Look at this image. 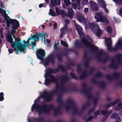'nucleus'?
I'll return each instance as SVG.
<instances>
[{
	"mask_svg": "<svg viewBox=\"0 0 122 122\" xmlns=\"http://www.w3.org/2000/svg\"><path fill=\"white\" fill-rule=\"evenodd\" d=\"M41 97H45L47 101H49L51 100V97L48 96L47 93L46 92H44L43 93V96L39 97L38 99L35 100L34 103L31 108V110L32 111H33V110H35L36 111L39 113H41L43 112H46L48 109V107L45 105V107H41L38 104L39 99Z\"/></svg>",
	"mask_w": 122,
	"mask_h": 122,
	"instance_id": "f03ea898",
	"label": "nucleus"
},
{
	"mask_svg": "<svg viewBox=\"0 0 122 122\" xmlns=\"http://www.w3.org/2000/svg\"><path fill=\"white\" fill-rule=\"evenodd\" d=\"M1 13L4 17L6 20L7 25L8 29L10 25L12 24L13 25V30H11L10 31L11 34L12 35V36L13 38H14L15 39V41L13 42V39L11 37L10 35L8 36L6 39L7 41L10 43H12L11 45L12 47H13L16 51L17 52L16 54H18L19 52L18 51L20 52H23L24 51V49H26V48L28 47L29 44V42L30 40H33L34 42H32L31 44L33 45V47H35L36 45V43L35 42L39 38L41 37L42 38L43 41H44V43L45 44L46 42L45 39V35L46 34V33H44L42 34L39 33L36 35H34L31 37H30L28 39V40L25 41H24V43L22 44L20 42L19 39H16L14 38V34L16 32V28H18L19 26V24L18 21L15 20H13L10 19L6 14L5 11L3 9H1Z\"/></svg>",
	"mask_w": 122,
	"mask_h": 122,
	"instance_id": "f257e3e1",
	"label": "nucleus"
},
{
	"mask_svg": "<svg viewBox=\"0 0 122 122\" xmlns=\"http://www.w3.org/2000/svg\"><path fill=\"white\" fill-rule=\"evenodd\" d=\"M57 44H55V45H54V46H55H55H56V45H57Z\"/></svg>",
	"mask_w": 122,
	"mask_h": 122,
	"instance_id": "c03bdc74",
	"label": "nucleus"
},
{
	"mask_svg": "<svg viewBox=\"0 0 122 122\" xmlns=\"http://www.w3.org/2000/svg\"><path fill=\"white\" fill-rule=\"evenodd\" d=\"M107 30L109 33H110L112 31L111 28L109 26H107Z\"/></svg>",
	"mask_w": 122,
	"mask_h": 122,
	"instance_id": "393cba45",
	"label": "nucleus"
},
{
	"mask_svg": "<svg viewBox=\"0 0 122 122\" xmlns=\"http://www.w3.org/2000/svg\"><path fill=\"white\" fill-rule=\"evenodd\" d=\"M111 113V112H110V114Z\"/></svg>",
	"mask_w": 122,
	"mask_h": 122,
	"instance_id": "4d7b16f0",
	"label": "nucleus"
},
{
	"mask_svg": "<svg viewBox=\"0 0 122 122\" xmlns=\"http://www.w3.org/2000/svg\"><path fill=\"white\" fill-rule=\"evenodd\" d=\"M122 103H121L118 104V106L117 107L115 108V109L116 110H118L120 109L121 108Z\"/></svg>",
	"mask_w": 122,
	"mask_h": 122,
	"instance_id": "412c9836",
	"label": "nucleus"
},
{
	"mask_svg": "<svg viewBox=\"0 0 122 122\" xmlns=\"http://www.w3.org/2000/svg\"><path fill=\"white\" fill-rule=\"evenodd\" d=\"M64 1L65 4H63V6L64 8H66L68 6L71 4V3L69 0H64Z\"/></svg>",
	"mask_w": 122,
	"mask_h": 122,
	"instance_id": "4468645a",
	"label": "nucleus"
},
{
	"mask_svg": "<svg viewBox=\"0 0 122 122\" xmlns=\"http://www.w3.org/2000/svg\"><path fill=\"white\" fill-rule=\"evenodd\" d=\"M50 73H51L52 72V71H50Z\"/></svg>",
	"mask_w": 122,
	"mask_h": 122,
	"instance_id": "3c124183",
	"label": "nucleus"
},
{
	"mask_svg": "<svg viewBox=\"0 0 122 122\" xmlns=\"http://www.w3.org/2000/svg\"><path fill=\"white\" fill-rule=\"evenodd\" d=\"M49 61H46L44 63V65L45 66L48 65L49 64Z\"/></svg>",
	"mask_w": 122,
	"mask_h": 122,
	"instance_id": "c85d7f7f",
	"label": "nucleus"
},
{
	"mask_svg": "<svg viewBox=\"0 0 122 122\" xmlns=\"http://www.w3.org/2000/svg\"><path fill=\"white\" fill-rule=\"evenodd\" d=\"M101 112L102 114H106L107 115V114L109 115V114L107 112V110L104 111L103 110Z\"/></svg>",
	"mask_w": 122,
	"mask_h": 122,
	"instance_id": "a878e982",
	"label": "nucleus"
},
{
	"mask_svg": "<svg viewBox=\"0 0 122 122\" xmlns=\"http://www.w3.org/2000/svg\"><path fill=\"white\" fill-rule=\"evenodd\" d=\"M1 9H0V13H1Z\"/></svg>",
	"mask_w": 122,
	"mask_h": 122,
	"instance_id": "8fccbe9b",
	"label": "nucleus"
},
{
	"mask_svg": "<svg viewBox=\"0 0 122 122\" xmlns=\"http://www.w3.org/2000/svg\"><path fill=\"white\" fill-rule=\"evenodd\" d=\"M1 6H3L2 5H1Z\"/></svg>",
	"mask_w": 122,
	"mask_h": 122,
	"instance_id": "680f3d73",
	"label": "nucleus"
},
{
	"mask_svg": "<svg viewBox=\"0 0 122 122\" xmlns=\"http://www.w3.org/2000/svg\"><path fill=\"white\" fill-rule=\"evenodd\" d=\"M76 30L78 33L80 35L82 34V29L81 27L79 25H77L76 26Z\"/></svg>",
	"mask_w": 122,
	"mask_h": 122,
	"instance_id": "ddd939ff",
	"label": "nucleus"
},
{
	"mask_svg": "<svg viewBox=\"0 0 122 122\" xmlns=\"http://www.w3.org/2000/svg\"><path fill=\"white\" fill-rule=\"evenodd\" d=\"M105 43L108 49L110 50L111 47V41L110 38H109L106 39L105 40Z\"/></svg>",
	"mask_w": 122,
	"mask_h": 122,
	"instance_id": "1a4fd4ad",
	"label": "nucleus"
},
{
	"mask_svg": "<svg viewBox=\"0 0 122 122\" xmlns=\"http://www.w3.org/2000/svg\"><path fill=\"white\" fill-rule=\"evenodd\" d=\"M90 28H91L92 30L94 29L96 30L97 31L96 35L98 37L102 33V31L99 28L98 26L94 25L93 23H89L88 25L86 24V29H87Z\"/></svg>",
	"mask_w": 122,
	"mask_h": 122,
	"instance_id": "20e7f679",
	"label": "nucleus"
},
{
	"mask_svg": "<svg viewBox=\"0 0 122 122\" xmlns=\"http://www.w3.org/2000/svg\"><path fill=\"white\" fill-rule=\"evenodd\" d=\"M45 77L46 78L45 84L47 85L50 83L51 81H53L55 79V78L49 74V71L48 70L46 73L45 75Z\"/></svg>",
	"mask_w": 122,
	"mask_h": 122,
	"instance_id": "39448f33",
	"label": "nucleus"
},
{
	"mask_svg": "<svg viewBox=\"0 0 122 122\" xmlns=\"http://www.w3.org/2000/svg\"><path fill=\"white\" fill-rule=\"evenodd\" d=\"M61 45L65 46L67 47L68 46V45L65 42L63 41H61Z\"/></svg>",
	"mask_w": 122,
	"mask_h": 122,
	"instance_id": "b1692460",
	"label": "nucleus"
},
{
	"mask_svg": "<svg viewBox=\"0 0 122 122\" xmlns=\"http://www.w3.org/2000/svg\"><path fill=\"white\" fill-rule=\"evenodd\" d=\"M56 11L58 15H63L64 14V11L62 10H60L59 8H56Z\"/></svg>",
	"mask_w": 122,
	"mask_h": 122,
	"instance_id": "f3484780",
	"label": "nucleus"
},
{
	"mask_svg": "<svg viewBox=\"0 0 122 122\" xmlns=\"http://www.w3.org/2000/svg\"><path fill=\"white\" fill-rule=\"evenodd\" d=\"M51 61L52 62H53V61Z\"/></svg>",
	"mask_w": 122,
	"mask_h": 122,
	"instance_id": "6e6d98bb",
	"label": "nucleus"
},
{
	"mask_svg": "<svg viewBox=\"0 0 122 122\" xmlns=\"http://www.w3.org/2000/svg\"><path fill=\"white\" fill-rule=\"evenodd\" d=\"M120 15L122 16V8L119 11Z\"/></svg>",
	"mask_w": 122,
	"mask_h": 122,
	"instance_id": "2f4dec72",
	"label": "nucleus"
},
{
	"mask_svg": "<svg viewBox=\"0 0 122 122\" xmlns=\"http://www.w3.org/2000/svg\"><path fill=\"white\" fill-rule=\"evenodd\" d=\"M95 18L97 19L96 21L99 22L101 21L104 22L106 24H108L109 23V21L107 19L105 16H104L100 13H97L95 15Z\"/></svg>",
	"mask_w": 122,
	"mask_h": 122,
	"instance_id": "7ed1b4c3",
	"label": "nucleus"
},
{
	"mask_svg": "<svg viewBox=\"0 0 122 122\" xmlns=\"http://www.w3.org/2000/svg\"><path fill=\"white\" fill-rule=\"evenodd\" d=\"M122 56L121 55V54H119V56H118V57L119 58H121V57H122Z\"/></svg>",
	"mask_w": 122,
	"mask_h": 122,
	"instance_id": "37998d69",
	"label": "nucleus"
},
{
	"mask_svg": "<svg viewBox=\"0 0 122 122\" xmlns=\"http://www.w3.org/2000/svg\"><path fill=\"white\" fill-rule=\"evenodd\" d=\"M56 27H57V25L56 23H55L54 24V29H55Z\"/></svg>",
	"mask_w": 122,
	"mask_h": 122,
	"instance_id": "f704fd0d",
	"label": "nucleus"
},
{
	"mask_svg": "<svg viewBox=\"0 0 122 122\" xmlns=\"http://www.w3.org/2000/svg\"><path fill=\"white\" fill-rule=\"evenodd\" d=\"M3 95L4 94L3 92L0 93V101H3L4 100Z\"/></svg>",
	"mask_w": 122,
	"mask_h": 122,
	"instance_id": "5701e85b",
	"label": "nucleus"
},
{
	"mask_svg": "<svg viewBox=\"0 0 122 122\" xmlns=\"http://www.w3.org/2000/svg\"><path fill=\"white\" fill-rule=\"evenodd\" d=\"M116 102H113L112 103L110 104V105L111 106H112L114 105L116 103Z\"/></svg>",
	"mask_w": 122,
	"mask_h": 122,
	"instance_id": "72a5a7b5",
	"label": "nucleus"
},
{
	"mask_svg": "<svg viewBox=\"0 0 122 122\" xmlns=\"http://www.w3.org/2000/svg\"><path fill=\"white\" fill-rule=\"evenodd\" d=\"M111 118H113L117 119L119 118L117 114L116 113L113 114L111 116Z\"/></svg>",
	"mask_w": 122,
	"mask_h": 122,
	"instance_id": "aec40b11",
	"label": "nucleus"
},
{
	"mask_svg": "<svg viewBox=\"0 0 122 122\" xmlns=\"http://www.w3.org/2000/svg\"><path fill=\"white\" fill-rule=\"evenodd\" d=\"M88 11V9L87 8H86L85 9L84 12L85 13H86Z\"/></svg>",
	"mask_w": 122,
	"mask_h": 122,
	"instance_id": "c756f323",
	"label": "nucleus"
},
{
	"mask_svg": "<svg viewBox=\"0 0 122 122\" xmlns=\"http://www.w3.org/2000/svg\"><path fill=\"white\" fill-rule=\"evenodd\" d=\"M94 47H95V46H94Z\"/></svg>",
	"mask_w": 122,
	"mask_h": 122,
	"instance_id": "e2e57ef3",
	"label": "nucleus"
},
{
	"mask_svg": "<svg viewBox=\"0 0 122 122\" xmlns=\"http://www.w3.org/2000/svg\"><path fill=\"white\" fill-rule=\"evenodd\" d=\"M48 15H51L53 16H55L56 15V14L51 9L50 10L49 12L48 13Z\"/></svg>",
	"mask_w": 122,
	"mask_h": 122,
	"instance_id": "6ab92c4d",
	"label": "nucleus"
},
{
	"mask_svg": "<svg viewBox=\"0 0 122 122\" xmlns=\"http://www.w3.org/2000/svg\"><path fill=\"white\" fill-rule=\"evenodd\" d=\"M118 120L116 122H120V119L119 118H118L117 119Z\"/></svg>",
	"mask_w": 122,
	"mask_h": 122,
	"instance_id": "4c0bfd02",
	"label": "nucleus"
},
{
	"mask_svg": "<svg viewBox=\"0 0 122 122\" xmlns=\"http://www.w3.org/2000/svg\"><path fill=\"white\" fill-rule=\"evenodd\" d=\"M45 55V51L43 50L39 49L38 51V53L37 54V55L39 59L42 60L44 57Z\"/></svg>",
	"mask_w": 122,
	"mask_h": 122,
	"instance_id": "423d86ee",
	"label": "nucleus"
},
{
	"mask_svg": "<svg viewBox=\"0 0 122 122\" xmlns=\"http://www.w3.org/2000/svg\"><path fill=\"white\" fill-rule=\"evenodd\" d=\"M115 2L119 5L122 4V0H113Z\"/></svg>",
	"mask_w": 122,
	"mask_h": 122,
	"instance_id": "4be33fe9",
	"label": "nucleus"
},
{
	"mask_svg": "<svg viewBox=\"0 0 122 122\" xmlns=\"http://www.w3.org/2000/svg\"><path fill=\"white\" fill-rule=\"evenodd\" d=\"M93 118V117H90L88 119V121H89L91 120Z\"/></svg>",
	"mask_w": 122,
	"mask_h": 122,
	"instance_id": "473e14b6",
	"label": "nucleus"
},
{
	"mask_svg": "<svg viewBox=\"0 0 122 122\" xmlns=\"http://www.w3.org/2000/svg\"><path fill=\"white\" fill-rule=\"evenodd\" d=\"M42 6H43L42 4H40L39 5V7L40 8H41V7H42Z\"/></svg>",
	"mask_w": 122,
	"mask_h": 122,
	"instance_id": "58836bf2",
	"label": "nucleus"
},
{
	"mask_svg": "<svg viewBox=\"0 0 122 122\" xmlns=\"http://www.w3.org/2000/svg\"><path fill=\"white\" fill-rule=\"evenodd\" d=\"M22 19H23V20L24 19V18H22Z\"/></svg>",
	"mask_w": 122,
	"mask_h": 122,
	"instance_id": "864d4df0",
	"label": "nucleus"
},
{
	"mask_svg": "<svg viewBox=\"0 0 122 122\" xmlns=\"http://www.w3.org/2000/svg\"><path fill=\"white\" fill-rule=\"evenodd\" d=\"M65 22L66 23H69V21L68 20H65Z\"/></svg>",
	"mask_w": 122,
	"mask_h": 122,
	"instance_id": "e433bc0d",
	"label": "nucleus"
},
{
	"mask_svg": "<svg viewBox=\"0 0 122 122\" xmlns=\"http://www.w3.org/2000/svg\"><path fill=\"white\" fill-rule=\"evenodd\" d=\"M77 19L80 22H82L84 20V18L80 13H78L77 14Z\"/></svg>",
	"mask_w": 122,
	"mask_h": 122,
	"instance_id": "dca6fc26",
	"label": "nucleus"
},
{
	"mask_svg": "<svg viewBox=\"0 0 122 122\" xmlns=\"http://www.w3.org/2000/svg\"><path fill=\"white\" fill-rule=\"evenodd\" d=\"M28 59L29 60H32V59L30 57H28Z\"/></svg>",
	"mask_w": 122,
	"mask_h": 122,
	"instance_id": "79ce46f5",
	"label": "nucleus"
},
{
	"mask_svg": "<svg viewBox=\"0 0 122 122\" xmlns=\"http://www.w3.org/2000/svg\"><path fill=\"white\" fill-rule=\"evenodd\" d=\"M28 121H29V119H28Z\"/></svg>",
	"mask_w": 122,
	"mask_h": 122,
	"instance_id": "5fc2aeb1",
	"label": "nucleus"
},
{
	"mask_svg": "<svg viewBox=\"0 0 122 122\" xmlns=\"http://www.w3.org/2000/svg\"><path fill=\"white\" fill-rule=\"evenodd\" d=\"M87 22V23L88 22V20H87V21H86V22Z\"/></svg>",
	"mask_w": 122,
	"mask_h": 122,
	"instance_id": "603ef678",
	"label": "nucleus"
},
{
	"mask_svg": "<svg viewBox=\"0 0 122 122\" xmlns=\"http://www.w3.org/2000/svg\"><path fill=\"white\" fill-rule=\"evenodd\" d=\"M78 6H79V4H78Z\"/></svg>",
	"mask_w": 122,
	"mask_h": 122,
	"instance_id": "13d9d810",
	"label": "nucleus"
},
{
	"mask_svg": "<svg viewBox=\"0 0 122 122\" xmlns=\"http://www.w3.org/2000/svg\"><path fill=\"white\" fill-rule=\"evenodd\" d=\"M47 20H46V22H47Z\"/></svg>",
	"mask_w": 122,
	"mask_h": 122,
	"instance_id": "052dcab7",
	"label": "nucleus"
},
{
	"mask_svg": "<svg viewBox=\"0 0 122 122\" xmlns=\"http://www.w3.org/2000/svg\"><path fill=\"white\" fill-rule=\"evenodd\" d=\"M31 63V64H32V65H33V64H32V63Z\"/></svg>",
	"mask_w": 122,
	"mask_h": 122,
	"instance_id": "bf43d9fd",
	"label": "nucleus"
},
{
	"mask_svg": "<svg viewBox=\"0 0 122 122\" xmlns=\"http://www.w3.org/2000/svg\"><path fill=\"white\" fill-rule=\"evenodd\" d=\"M117 48H121L122 50V41L119 40L116 45Z\"/></svg>",
	"mask_w": 122,
	"mask_h": 122,
	"instance_id": "a211bd4d",
	"label": "nucleus"
},
{
	"mask_svg": "<svg viewBox=\"0 0 122 122\" xmlns=\"http://www.w3.org/2000/svg\"><path fill=\"white\" fill-rule=\"evenodd\" d=\"M44 27H45V26L44 25H42V27L44 28Z\"/></svg>",
	"mask_w": 122,
	"mask_h": 122,
	"instance_id": "a18cd8bd",
	"label": "nucleus"
},
{
	"mask_svg": "<svg viewBox=\"0 0 122 122\" xmlns=\"http://www.w3.org/2000/svg\"><path fill=\"white\" fill-rule=\"evenodd\" d=\"M68 16L70 19L73 16L74 12L73 11L72 9L71 8L68 9Z\"/></svg>",
	"mask_w": 122,
	"mask_h": 122,
	"instance_id": "9b49d317",
	"label": "nucleus"
},
{
	"mask_svg": "<svg viewBox=\"0 0 122 122\" xmlns=\"http://www.w3.org/2000/svg\"><path fill=\"white\" fill-rule=\"evenodd\" d=\"M8 51L9 52V53L10 54H11L13 52V50L11 49H8Z\"/></svg>",
	"mask_w": 122,
	"mask_h": 122,
	"instance_id": "7c9ffc66",
	"label": "nucleus"
},
{
	"mask_svg": "<svg viewBox=\"0 0 122 122\" xmlns=\"http://www.w3.org/2000/svg\"><path fill=\"white\" fill-rule=\"evenodd\" d=\"M99 4L100 5L101 7L104 8L105 12L107 13L108 12V10L105 7L106 5L104 1L102 0H99Z\"/></svg>",
	"mask_w": 122,
	"mask_h": 122,
	"instance_id": "9d476101",
	"label": "nucleus"
},
{
	"mask_svg": "<svg viewBox=\"0 0 122 122\" xmlns=\"http://www.w3.org/2000/svg\"><path fill=\"white\" fill-rule=\"evenodd\" d=\"M46 42L48 44L50 42V40L49 39H47Z\"/></svg>",
	"mask_w": 122,
	"mask_h": 122,
	"instance_id": "c9c22d12",
	"label": "nucleus"
},
{
	"mask_svg": "<svg viewBox=\"0 0 122 122\" xmlns=\"http://www.w3.org/2000/svg\"><path fill=\"white\" fill-rule=\"evenodd\" d=\"M61 0H51L50 3V6L54 7L60 5V4Z\"/></svg>",
	"mask_w": 122,
	"mask_h": 122,
	"instance_id": "0eeeda50",
	"label": "nucleus"
},
{
	"mask_svg": "<svg viewBox=\"0 0 122 122\" xmlns=\"http://www.w3.org/2000/svg\"><path fill=\"white\" fill-rule=\"evenodd\" d=\"M31 10H29V12L31 11Z\"/></svg>",
	"mask_w": 122,
	"mask_h": 122,
	"instance_id": "09e8293b",
	"label": "nucleus"
},
{
	"mask_svg": "<svg viewBox=\"0 0 122 122\" xmlns=\"http://www.w3.org/2000/svg\"><path fill=\"white\" fill-rule=\"evenodd\" d=\"M1 38H3V35H1Z\"/></svg>",
	"mask_w": 122,
	"mask_h": 122,
	"instance_id": "49530a36",
	"label": "nucleus"
},
{
	"mask_svg": "<svg viewBox=\"0 0 122 122\" xmlns=\"http://www.w3.org/2000/svg\"><path fill=\"white\" fill-rule=\"evenodd\" d=\"M88 42H87V40L85 39H84L82 40L83 43L86 45L87 46H91L92 45V41L91 40V38L89 37L88 36H87Z\"/></svg>",
	"mask_w": 122,
	"mask_h": 122,
	"instance_id": "6e6552de",
	"label": "nucleus"
},
{
	"mask_svg": "<svg viewBox=\"0 0 122 122\" xmlns=\"http://www.w3.org/2000/svg\"><path fill=\"white\" fill-rule=\"evenodd\" d=\"M67 30V27L65 26V28H62L61 29V34L60 36V37H62L63 36V35L66 32Z\"/></svg>",
	"mask_w": 122,
	"mask_h": 122,
	"instance_id": "2eb2a0df",
	"label": "nucleus"
},
{
	"mask_svg": "<svg viewBox=\"0 0 122 122\" xmlns=\"http://www.w3.org/2000/svg\"><path fill=\"white\" fill-rule=\"evenodd\" d=\"M100 113V112L99 111H97L95 112V116H97L98 115H99Z\"/></svg>",
	"mask_w": 122,
	"mask_h": 122,
	"instance_id": "cd10ccee",
	"label": "nucleus"
},
{
	"mask_svg": "<svg viewBox=\"0 0 122 122\" xmlns=\"http://www.w3.org/2000/svg\"><path fill=\"white\" fill-rule=\"evenodd\" d=\"M72 7L74 9H76L77 7V6L76 4L75 3H72Z\"/></svg>",
	"mask_w": 122,
	"mask_h": 122,
	"instance_id": "bb28decb",
	"label": "nucleus"
},
{
	"mask_svg": "<svg viewBox=\"0 0 122 122\" xmlns=\"http://www.w3.org/2000/svg\"><path fill=\"white\" fill-rule=\"evenodd\" d=\"M91 7L93 10H97L98 9V8L96 5V3L94 2L91 1L90 2Z\"/></svg>",
	"mask_w": 122,
	"mask_h": 122,
	"instance_id": "f8f14e48",
	"label": "nucleus"
},
{
	"mask_svg": "<svg viewBox=\"0 0 122 122\" xmlns=\"http://www.w3.org/2000/svg\"><path fill=\"white\" fill-rule=\"evenodd\" d=\"M79 0H72V2H74L75 1H76L77 2H78Z\"/></svg>",
	"mask_w": 122,
	"mask_h": 122,
	"instance_id": "ea45409f",
	"label": "nucleus"
},
{
	"mask_svg": "<svg viewBox=\"0 0 122 122\" xmlns=\"http://www.w3.org/2000/svg\"><path fill=\"white\" fill-rule=\"evenodd\" d=\"M49 0H45V1L46 3H49Z\"/></svg>",
	"mask_w": 122,
	"mask_h": 122,
	"instance_id": "a19ab883",
	"label": "nucleus"
},
{
	"mask_svg": "<svg viewBox=\"0 0 122 122\" xmlns=\"http://www.w3.org/2000/svg\"><path fill=\"white\" fill-rule=\"evenodd\" d=\"M80 9V8L78 7V9Z\"/></svg>",
	"mask_w": 122,
	"mask_h": 122,
	"instance_id": "de8ad7c7",
	"label": "nucleus"
}]
</instances>
